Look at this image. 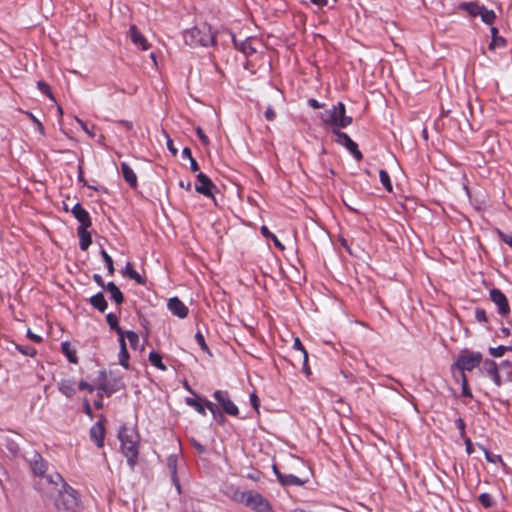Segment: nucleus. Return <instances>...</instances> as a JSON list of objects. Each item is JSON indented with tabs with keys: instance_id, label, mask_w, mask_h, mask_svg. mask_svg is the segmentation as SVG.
<instances>
[{
	"instance_id": "64",
	"label": "nucleus",
	"mask_w": 512,
	"mask_h": 512,
	"mask_svg": "<svg viewBox=\"0 0 512 512\" xmlns=\"http://www.w3.org/2000/svg\"><path fill=\"white\" fill-rule=\"evenodd\" d=\"M120 123L123 124L127 129H131L133 127V124L126 120H122Z\"/></svg>"
},
{
	"instance_id": "40",
	"label": "nucleus",
	"mask_w": 512,
	"mask_h": 512,
	"mask_svg": "<svg viewBox=\"0 0 512 512\" xmlns=\"http://www.w3.org/2000/svg\"><path fill=\"white\" fill-rule=\"evenodd\" d=\"M125 336L129 340L131 347L135 349L139 342L138 335L133 331H127V332H124V337Z\"/></svg>"
},
{
	"instance_id": "6",
	"label": "nucleus",
	"mask_w": 512,
	"mask_h": 512,
	"mask_svg": "<svg viewBox=\"0 0 512 512\" xmlns=\"http://www.w3.org/2000/svg\"><path fill=\"white\" fill-rule=\"evenodd\" d=\"M481 362L482 354L480 352L464 350L458 356L454 366L458 368L459 376H461V373H464L465 371H472L474 368L478 367Z\"/></svg>"
},
{
	"instance_id": "26",
	"label": "nucleus",
	"mask_w": 512,
	"mask_h": 512,
	"mask_svg": "<svg viewBox=\"0 0 512 512\" xmlns=\"http://www.w3.org/2000/svg\"><path fill=\"white\" fill-rule=\"evenodd\" d=\"M59 390L67 397H72L75 393V382L72 380H62L59 383Z\"/></svg>"
},
{
	"instance_id": "48",
	"label": "nucleus",
	"mask_w": 512,
	"mask_h": 512,
	"mask_svg": "<svg viewBox=\"0 0 512 512\" xmlns=\"http://www.w3.org/2000/svg\"><path fill=\"white\" fill-rule=\"evenodd\" d=\"M275 117H276L275 111L273 110V108L271 106H268L265 111V118L268 121H273L275 119Z\"/></svg>"
},
{
	"instance_id": "19",
	"label": "nucleus",
	"mask_w": 512,
	"mask_h": 512,
	"mask_svg": "<svg viewBox=\"0 0 512 512\" xmlns=\"http://www.w3.org/2000/svg\"><path fill=\"white\" fill-rule=\"evenodd\" d=\"M31 469L35 475L40 476V479L47 476L44 475L46 470V463L43 460V458L37 453L34 454V458L31 461Z\"/></svg>"
},
{
	"instance_id": "57",
	"label": "nucleus",
	"mask_w": 512,
	"mask_h": 512,
	"mask_svg": "<svg viewBox=\"0 0 512 512\" xmlns=\"http://www.w3.org/2000/svg\"><path fill=\"white\" fill-rule=\"evenodd\" d=\"M93 279L99 286L105 289L106 285L104 284L103 278L100 275L95 274Z\"/></svg>"
},
{
	"instance_id": "28",
	"label": "nucleus",
	"mask_w": 512,
	"mask_h": 512,
	"mask_svg": "<svg viewBox=\"0 0 512 512\" xmlns=\"http://www.w3.org/2000/svg\"><path fill=\"white\" fill-rule=\"evenodd\" d=\"M106 320L111 329L115 330L119 335V338L124 337V331L118 325V318L115 314L109 313L106 316Z\"/></svg>"
},
{
	"instance_id": "55",
	"label": "nucleus",
	"mask_w": 512,
	"mask_h": 512,
	"mask_svg": "<svg viewBox=\"0 0 512 512\" xmlns=\"http://www.w3.org/2000/svg\"><path fill=\"white\" fill-rule=\"evenodd\" d=\"M76 121L80 124V126L82 127V129L87 133L89 134L90 136H94V134L88 129L87 125L85 122H83L81 119L79 118H76Z\"/></svg>"
},
{
	"instance_id": "20",
	"label": "nucleus",
	"mask_w": 512,
	"mask_h": 512,
	"mask_svg": "<svg viewBox=\"0 0 512 512\" xmlns=\"http://www.w3.org/2000/svg\"><path fill=\"white\" fill-rule=\"evenodd\" d=\"M121 170L125 181L130 186L135 187L137 185V176L133 169L126 162H123L121 164Z\"/></svg>"
},
{
	"instance_id": "36",
	"label": "nucleus",
	"mask_w": 512,
	"mask_h": 512,
	"mask_svg": "<svg viewBox=\"0 0 512 512\" xmlns=\"http://www.w3.org/2000/svg\"><path fill=\"white\" fill-rule=\"evenodd\" d=\"M101 256H102L104 262L106 263L108 273L110 275H113L114 265H113L112 258L109 256V254L104 249L101 250Z\"/></svg>"
},
{
	"instance_id": "51",
	"label": "nucleus",
	"mask_w": 512,
	"mask_h": 512,
	"mask_svg": "<svg viewBox=\"0 0 512 512\" xmlns=\"http://www.w3.org/2000/svg\"><path fill=\"white\" fill-rule=\"evenodd\" d=\"M27 336L30 340H32L35 343H40L42 341V338L36 334H34L30 329L27 331Z\"/></svg>"
},
{
	"instance_id": "39",
	"label": "nucleus",
	"mask_w": 512,
	"mask_h": 512,
	"mask_svg": "<svg viewBox=\"0 0 512 512\" xmlns=\"http://www.w3.org/2000/svg\"><path fill=\"white\" fill-rule=\"evenodd\" d=\"M505 45L506 40L503 37L495 36L489 44V50H494L496 47H504Z\"/></svg>"
},
{
	"instance_id": "30",
	"label": "nucleus",
	"mask_w": 512,
	"mask_h": 512,
	"mask_svg": "<svg viewBox=\"0 0 512 512\" xmlns=\"http://www.w3.org/2000/svg\"><path fill=\"white\" fill-rule=\"evenodd\" d=\"M125 273L131 278V279H134L137 283L139 284H143L144 283V280L143 278L139 275L138 272H136L132 266L131 263H127L126 264V268H125Z\"/></svg>"
},
{
	"instance_id": "37",
	"label": "nucleus",
	"mask_w": 512,
	"mask_h": 512,
	"mask_svg": "<svg viewBox=\"0 0 512 512\" xmlns=\"http://www.w3.org/2000/svg\"><path fill=\"white\" fill-rule=\"evenodd\" d=\"M459 377H460L461 384H462V394L466 397H472V393L469 389L468 380H467L465 373H461V376H459Z\"/></svg>"
},
{
	"instance_id": "50",
	"label": "nucleus",
	"mask_w": 512,
	"mask_h": 512,
	"mask_svg": "<svg viewBox=\"0 0 512 512\" xmlns=\"http://www.w3.org/2000/svg\"><path fill=\"white\" fill-rule=\"evenodd\" d=\"M462 438H463L464 443H465V445H466V451H467V453H468V454H472V453L474 452V449H473V444H472V442H471L470 438H468V437H466V436H465V437H462Z\"/></svg>"
},
{
	"instance_id": "15",
	"label": "nucleus",
	"mask_w": 512,
	"mask_h": 512,
	"mask_svg": "<svg viewBox=\"0 0 512 512\" xmlns=\"http://www.w3.org/2000/svg\"><path fill=\"white\" fill-rule=\"evenodd\" d=\"M222 492L231 500L242 504L247 494V491H241L238 487L232 484H225L222 488Z\"/></svg>"
},
{
	"instance_id": "22",
	"label": "nucleus",
	"mask_w": 512,
	"mask_h": 512,
	"mask_svg": "<svg viewBox=\"0 0 512 512\" xmlns=\"http://www.w3.org/2000/svg\"><path fill=\"white\" fill-rule=\"evenodd\" d=\"M293 348L296 349V350H299L300 352H302L303 354V369H304V372L307 374V375H310V369L307 365V362H308V353L306 351V349L304 348V346L302 345L300 339L298 337H296L294 339V343H293Z\"/></svg>"
},
{
	"instance_id": "53",
	"label": "nucleus",
	"mask_w": 512,
	"mask_h": 512,
	"mask_svg": "<svg viewBox=\"0 0 512 512\" xmlns=\"http://www.w3.org/2000/svg\"><path fill=\"white\" fill-rule=\"evenodd\" d=\"M191 443H192L193 447H194V448H195L199 453H204V452H205V447H204L202 444H200L198 441H196V440H194V439H193V440L191 441Z\"/></svg>"
},
{
	"instance_id": "62",
	"label": "nucleus",
	"mask_w": 512,
	"mask_h": 512,
	"mask_svg": "<svg viewBox=\"0 0 512 512\" xmlns=\"http://www.w3.org/2000/svg\"><path fill=\"white\" fill-rule=\"evenodd\" d=\"M179 186L190 191L191 190V183L190 182H187L185 183L184 181H180L179 182Z\"/></svg>"
},
{
	"instance_id": "63",
	"label": "nucleus",
	"mask_w": 512,
	"mask_h": 512,
	"mask_svg": "<svg viewBox=\"0 0 512 512\" xmlns=\"http://www.w3.org/2000/svg\"><path fill=\"white\" fill-rule=\"evenodd\" d=\"M311 2L318 6L327 5L328 0H311Z\"/></svg>"
},
{
	"instance_id": "2",
	"label": "nucleus",
	"mask_w": 512,
	"mask_h": 512,
	"mask_svg": "<svg viewBox=\"0 0 512 512\" xmlns=\"http://www.w3.org/2000/svg\"><path fill=\"white\" fill-rule=\"evenodd\" d=\"M118 438L121 442L122 453L127 458L129 466L133 468L138 458L139 436L134 429L122 427Z\"/></svg>"
},
{
	"instance_id": "33",
	"label": "nucleus",
	"mask_w": 512,
	"mask_h": 512,
	"mask_svg": "<svg viewBox=\"0 0 512 512\" xmlns=\"http://www.w3.org/2000/svg\"><path fill=\"white\" fill-rule=\"evenodd\" d=\"M506 351H511L512 352V346H503V345H500L498 347H495V348H490L489 349V353L491 356L493 357H501L504 355V353Z\"/></svg>"
},
{
	"instance_id": "16",
	"label": "nucleus",
	"mask_w": 512,
	"mask_h": 512,
	"mask_svg": "<svg viewBox=\"0 0 512 512\" xmlns=\"http://www.w3.org/2000/svg\"><path fill=\"white\" fill-rule=\"evenodd\" d=\"M129 36L131 41L137 45L140 46L143 50L149 49V43L147 39L144 37V35L138 30V28L135 25H132L129 29Z\"/></svg>"
},
{
	"instance_id": "45",
	"label": "nucleus",
	"mask_w": 512,
	"mask_h": 512,
	"mask_svg": "<svg viewBox=\"0 0 512 512\" xmlns=\"http://www.w3.org/2000/svg\"><path fill=\"white\" fill-rule=\"evenodd\" d=\"M195 340L199 344V346L202 348V350H204V351L208 350V347H207V345L205 343V340H204V336L200 332L196 333Z\"/></svg>"
},
{
	"instance_id": "5",
	"label": "nucleus",
	"mask_w": 512,
	"mask_h": 512,
	"mask_svg": "<svg viewBox=\"0 0 512 512\" xmlns=\"http://www.w3.org/2000/svg\"><path fill=\"white\" fill-rule=\"evenodd\" d=\"M459 8L466 11L472 17L479 16L487 25H492L496 19V14L493 10L487 9L484 5L475 2H463L459 5Z\"/></svg>"
},
{
	"instance_id": "18",
	"label": "nucleus",
	"mask_w": 512,
	"mask_h": 512,
	"mask_svg": "<svg viewBox=\"0 0 512 512\" xmlns=\"http://www.w3.org/2000/svg\"><path fill=\"white\" fill-rule=\"evenodd\" d=\"M104 434L105 429L100 422L95 423L90 429V438L98 447H102L104 445Z\"/></svg>"
},
{
	"instance_id": "17",
	"label": "nucleus",
	"mask_w": 512,
	"mask_h": 512,
	"mask_svg": "<svg viewBox=\"0 0 512 512\" xmlns=\"http://www.w3.org/2000/svg\"><path fill=\"white\" fill-rule=\"evenodd\" d=\"M72 214L80 222L79 227L91 226V220L88 212L84 208H82V206L79 203L75 204L72 208Z\"/></svg>"
},
{
	"instance_id": "42",
	"label": "nucleus",
	"mask_w": 512,
	"mask_h": 512,
	"mask_svg": "<svg viewBox=\"0 0 512 512\" xmlns=\"http://www.w3.org/2000/svg\"><path fill=\"white\" fill-rule=\"evenodd\" d=\"M205 407L210 410V412L213 414L215 418L219 417L221 420H223V415L212 402L207 401Z\"/></svg>"
},
{
	"instance_id": "4",
	"label": "nucleus",
	"mask_w": 512,
	"mask_h": 512,
	"mask_svg": "<svg viewBox=\"0 0 512 512\" xmlns=\"http://www.w3.org/2000/svg\"><path fill=\"white\" fill-rule=\"evenodd\" d=\"M322 121L327 125H332L337 128H346L352 123V118L345 113V105L339 102L337 105L332 106L321 114Z\"/></svg>"
},
{
	"instance_id": "54",
	"label": "nucleus",
	"mask_w": 512,
	"mask_h": 512,
	"mask_svg": "<svg viewBox=\"0 0 512 512\" xmlns=\"http://www.w3.org/2000/svg\"><path fill=\"white\" fill-rule=\"evenodd\" d=\"M182 157L188 160H191V158H193L191 149L189 147H185L182 150Z\"/></svg>"
},
{
	"instance_id": "29",
	"label": "nucleus",
	"mask_w": 512,
	"mask_h": 512,
	"mask_svg": "<svg viewBox=\"0 0 512 512\" xmlns=\"http://www.w3.org/2000/svg\"><path fill=\"white\" fill-rule=\"evenodd\" d=\"M149 361L151 362L152 365L156 366L160 370H166V366L163 364L162 357L160 356L159 353L154 351L150 352Z\"/></svg>"
},
{
	"instance_id": "49",
	"label": "nucleus",
	"mask_w": 512,
	"mask_h": 512,
	"mask_svg": "<svg viewBox=\"0 0 512 512\" xmlns=\"http://www.w3.org/2000/svg\"><path fill=\"white\" fill-rule=\"evenodd\" d=\"M250 401H251V404H252L253 408L258 412L259 405H260V400L257 397V395L254 394V393L251 394L250 395Z\"/></svg>"
},
{
	"instance_id": "61",
	"label": "nucleus",
	"mask_w": 512,
	"mask_h": 512,
	"mask_svg": "<svg viewBox=\"0 0 512 512\" xmlns=\"http://www.w3.org/2000/svg\"><path fill=\"white\" fill-rule=\"evenodd\" d=\"M271 239L273 240L274 244H275L279 249L284 250V246L282 245V243L278 240V238H277L275 235H273V236L271 237Z\"/></svg>"
},
{
	"instance_id": "1",
	"label": "nucleus",
	"mask_w": 512,
	"mask_h": 512,
	"mask_svg": "<svg viewBox=\"0 0 512 512\" xmlns=\"http://www.w3.org/2000/svg\"><path fill=\"white\" fill-rule=\"evenodd\" d=\"M37 486L47 496L54 497L57 494L54 504L59 512H81L76 491L64 482L59 473L39 479Z\"/></svg>"
},
{
	"instance_id": "47",
	"label": "nucleus",
	"mask_w": 512,
	"mask_h": 512,
	"mask_svg": "<svg viewBox=\"0 0 512 512\" xmlns=\"http://www.w3.org/2000/svg\"><path fill=\"white\" fill-rule=\"evenodd\" d=\"M455 425H456L457 429L460 431L461 437H465V423H464L463 419H461V418L456 419Z\"/></svg>"
},
{
	"instance_id": "38",
	"label": "nucleus",
	"mask_w": 512,
	"mask_h": 512,
	"mask_svg": "<svg viewBox=\"0 0 512 512\" xmlns=\"http://www.w3.org/2000/svg\"><path fill=\"white\" fill-rule=\"evenodd\" d=\"M479 502L485 507L489 508L493 506V499L492 496L489 493H482L479 496Z\"/></svg>"
},
{
	"instance_id": "32",
	"label": "nucleus",
	"mask_w": 512,
	"mask_h": 512,
	"mask_svg": "<svg viewBox=\"0 0 512 512\" xmlns=\"http://www.w3.org/2000/svg\"><path fill=\"white\" fill-rule=\"evenodd\" d=\"M186 404L190 407H193L195 408V410L202 414V415H205L206 414V411H205V406L202 405L198 400L194 399V398H186L185 400Z\"/></svg>"
},
{
	"instance_id": "8",
	"label": "nucleus",
	"mask_w": 512,
	"mask_h": 512,
	"mask_svg": "<svg viewBox=\"0 0 512 512\" xmlns=\"http://www.w3.org/2000/svg\"><path fill=\"white\" fill-rule=\"evenodd\" d=\"M481 372L485 376L491 378L497 387H500L503 384V379L499 372L498 365L493 360L486 359L483 361Z\"/></svg>"
},
{
	"instance_id": "14",
	"label": "nucleus",
	"mask_w": 512,
	"mask_h": 512,
	"mask_svg": "<svg viewBox=\"0 0 512 512\" xmlns=\"http://www.w3.org/2000/svg\"><path fill=\"white\" fill-rule=\"evenodd\" d=\"M168 309L171 313L179 318H185L188 315L187 306L177 297L170 298L168 301Z\"/></svg>"
},
{
	"instance_id": "59",
	"label": "nucleus",
	"mask_w": 512,
	"mask_h": 512,
	"mask_svg": "<svg viewBox=\"0 0 512 512\" xmlns=\"http://www.w3.org/2000/svg\"><path fill=\"white\" fill-rule=\"evenodd\" d=\"M501 237L505 243H507L509 246L512 247V234L511 235L501 234Z\"/></svg>"
},
{
	"instance_id": "52",
	"label": "nucleus",
	"mask_w": 512,
	"mask_h": 512,
	"mask_svg": "<svg viewBox=\"0 0 512 512\" xmlns=\"http://www.w3.org/2000/svg\"><path fill=\"white\" fill-rule=\"evenodd\" d=\"M79 389L81 390H87L88 392L92 393L94 391V388L92 385L88 384L87 382L85 381H81L79 383Z\"/></svg>"
},
{
	"instance_id": "44",
	"label": "nucleus",
	"mask_w": 512,
	"mask_h": 512,
	"mask_svg": "<svg viewBox=\"0 0 512 512\" xmlns=\"http://www.w3.org/2000/svg\"><path fill=\"white\" fill-rule=\"evenodd\" d=\"M164 135L167 140L166 144H167L168 150L172 153V155L176 156L178 153V150L175 148L172 139L169 137V135L166 132H164Z\"/></svg>"
},
{
	"instance_id": "3",
	"label": "nucleus",
	"mask_w": 512,
	"mask_h": 512,
	"mask_svg": "<svg viewBox=\"0 0 512 512\" xmlns=\"http://www.w3.org/2000/svg\"><path fill=\"white\" fill-rule=\"evenodd\" d=\"M184 41L191 47L195 46H208L214 42V35L211 27L202 23L189 30H186L183 35Z\"/></svg>"
},
{
	"instance_id": "23",
	"label": "nucleus",
	"mask_w": 512,
	"mask_h": 512,
	"mask_svg": "<svg viewBox=\"0 0 512 512\" xmlns=\"http://www.w3.org/2000/svg\"><path fill=\"white\" fill-rule=\"evenodd\" d=\"M105 289L111 294V298L117 303L121 304L123 302V294L120 289L115 285L114 282L107 283Z\"/></svg>"
},
{
	"instance_id": "9",
	"label": "nucleus",
	"mask_w": 512,
	"mask_h": 512,
	"mask_svg": "<svg viewBox=\"0 0 512 512\" xmlns=\"http://www.w3.org/2000/svg\"><path fill=\"white\" fill-rule=\"evenodd\" d=\"M490 298L498 307L500 315L505 316L510 312V306L506 296L497 288L490 290Z\"/></svg>"
},
{
	"instance_id": "34",
	"label": "nucleus",
	"mask_w": 512,
	"mask_h": 512,
	"mask_svg": "<svg viewBox=\"0 0 512 512\" xmlns=\"http://www.w3.org/2000/svg\"><path fill=\"white\" fill-rule=\"evenodd\" d=\"M379 177H380V181L383 184V186L385 187V189L388 192H392L393 188H392V184H391L390 177H389L388 173L385 170H380Z\"/></svg>"
},
{
	"instance_id": "46",
	"label": "nucleus",
	"mask_w": 512,
	"mask_h": 512,
	"mask_svg": "<svg viewBox=\"0 0 512 512\" xmlns=\"http://www.w3.org/2000/svg\"><path fill=\"white\" fill-rule=\"evenodd\" d=\"M196 133L203 145H209V139L200 127L196 128Z\"/></svg>"
},
{
	"instance_id": "41",
	"label": "nucleus",
	"mask_w": 512,
	"mask_h": 512,
	"mask_svg": "<svg viewBox=\"0 0 512 512\" xmlns=\"http://www.w3.org/2000/svg\"><path fill=\"white\" fill-rule=\"evenodd\" d=\"M37 86L42 93L46 94L50 99L54 100V97L50 91V87L46 82L40 80L37 82Z\"/></svg>"
},
{
	"instance_id": "12",
	"label": "nucleus",
	"mask_w": 512,
	"mask_h": 512,
	"mask_svg": "<svg viewBox=\"0 0 512 512\" xmlns=\"http://www.w3.org/2000/svg\"><path fill=\"white\" fill-rule=\"evenodd\" d=\"M197 180L199 182V184H197L195 186V190L200 193V194H203L207 197H212V189L215 188V185L214 183L210 180V178L205 175L204 173L200 172L198 175H197Z\"/></svg>"
},
{
	"instance_id": "10",
	"label": "nucleus",
	"mask_w": 512,
	"mask_h": 512,
	"mask_svg": "<svg viewBox=\"0 0 512 512\" xmlns=\"http://www.w3.org/2000/svg\"><path fill=\"white\" fill-rule=\"evenodd\" d=\"M214 398L218 401V403L222 406L223 410L232 416H236L238 414L237 406L230 400L228 393L223 391H215Z\"/></svg>"
},
{
	"instance_id": "21",
	"label": "nucleus",
	"mask_w": 512,
	"mask_h": 512,
	"mask_svg": "<svg viewBox=\"0 0 512 512\" xmlns=\"http://www.w3.org/2000/svg\"><path fill=\"white\" fill-rule=\"evenodd\" d=\"M88 227H78L77 232L80 238V248L85 251L92 243L91 235L87 231Z\"/></svg>"
},
{
	"instance_id": "7",
	"label": "nucleus",
	"mask_w": 512,
	"mask_h": 512,
	"mask_svg": "<svg viewBox=\"0 0 512 512\" xmlns=\"http://www.w3.org/2000/svg\"><path fill=\"white\" fill-rule=\"evenodd\" d=\"M243 504L256 512H272V507L267 499L255 491H247Z\"/></svg>"
},
{
	"instance_id": "60",
	"label": "nucleus",
	"mask_w": 512,
	"mask_h": 512,
	"mask_svg": "<svg viewBox=\"0 0 512 512\" xmlns=\"http://www.w3.org/2000/svg\"><path fill=\"white\" fill-rule=\"evenodd\" d=\"M261 233L264 237L271 238L274 234H272L266 226L261 227Z\"/></svg>"
},
{
	"instance_id": "25",
	"label": "nucleus",
	"mask_w": 512,
	"mask_h": 512,
	"mask_svg": "<svg viewBox=\"0 0 512 512\" xmlns=\"http://www.w3.org/2000/svg\"><path fill=\"white\" fill-rule=\"evenodd\" d=\"M119 343H120L119 363H120V365H122L124 368L127 369L129 367V365H128L129 353L126 348V343H125L124 337L119 338Z\"/></svg>"
},
{
	"instance_id": "56",
	"label": "nucleus",
	"mask_w": 512,
	"mask_h": 512,
	"mask_svg": "<svg viewBox=\"0 0 512 512\" xmlns=\"http://www.w3.org/2000/svg\"><path fill=\"white\" fill-rule=\"evenodd\" d=\"M308 104L314 109H319L322 107V105L316 99L313 98L308 100Z\"/></svg>"
},
{
	"instance_id": "27",
	"label": "nucleus",
	"mask_w": 512,
	"mask_h": 512,
	"mask_svg": "<svg viewBox=\"0 0 512 512\" xmlns=\"http://www.w3.org/2000/svg\"><path fill=\"white\" fill-rule=\"evenodd\" d=\"M501 376L504 380L512 381V363L509 361H502L498 366Z\"/></svg>"
},
{
	"instance_id": "13",
	"label": "nucleus",
	"mask_w": 512,
	"mask_h": 512,
	"mask_svg": "<svg viewBox=\"0 0 512 512\" xmlns=\"http://www.w3.org/2000/svg\"><path fill=\"white\" fill-rule=\"evenodd\" d=\"M273 470H274L279 482L284 486H287V485L302 486L308 481L307 479L303 480L293 474L282 473L279 471V469L276 466H273Z\"/></svg>"
},
{
	"instance_id": "11",
	"label": "nucleus",
	"mask_w": 512,
	"mask_h": 512,
	"mask_svg": "<svg viewBox=\"0 0 512 512\" xmlns=\"http://www.w3.org/2000/svg\"><path fill=\"white\" fill-rule=\"evenodd\" d=\"M336 141L337 143L345 146L357 160L362 159V153L358 150L357 144L346 134L343 132L335 131Z\"/></svg>"
},
{
	"instance_id": "43",
	"label": "nucleus",
	"mask_w": 512,
	"mask_h": 512,
	"mask_svg": "<svg viewBox=\"0 0 512 512\" xmlns=\"http://www.w3.org/2000/svg\"><path fill=\"white\" fill-rule=\"evenodd\" d=\"M475 318L478 322H487L488 320L485 310L481 308L476 309Z\"/></svg>"
},
{
	"instance_id": "35",
	"label": "nucleus",
	"mask_w": 512,
	"mask_h": 512,
	"mask_svg": "<svg viewBox=\"0 0 512 512\" xmlns=\"http://www.w3.org/2000/svg\"><path fill=\"white\" fill-rule=\"evenodd\" d=\"M167 466L171 471L173 481L176 482L177 457L175 455H170L168 457Z\"/></svg>"
},
{
	"instance_id": "24",
	"label": "nucleus",
	"mask_w": 512,
	"mask_h": 512,
	"mask_svg": "<svg viewBox=\"0 0 512 512\" xmlns=\"http://www.w3.org/2000/svg\"><path fill=\"white\" fill-rule=\"evenodd\" d=\"M91 305L101 312H104L107 308V301L102 293H97L90 298Z\"/></svg>"
},
{
	"instance_id": "58",
	"label": "nucleus",
	"mask_w": 512,
	"mask_h": 512,
	"mask_svg": "<svg viewBox=\"0 0 512 512\" xmlns=\"http://www.w3.org/2000/svg\"><path fill=\"white\" fill-rule=\"evenodd\" d=\"M190 161V168L193 172H197L199 170V165L197 161L194 158H191Z\"/></svg>"
},
{
	"instance_id": "31",
	"label": "nucleus",
	"mask_w": 512,
	"mask_h": 512,
	"mask_svg": "<svg viewBox=\"0 0 512 512\" xmlns=\"http://www.w3.org/2000/svg\"><path fill=\"white\" fill-rule=\"evenodd\" d=\"M63 353L67 356L71 363H77V357L74 350L71 349L70 344L68 342H63L61 344Z\"/></svg>"
}]
</instances>
